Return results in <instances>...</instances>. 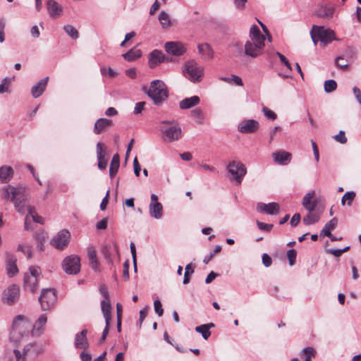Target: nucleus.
<instances>
[{
	"label": "nucleus",
	"instance_id": "1",
	"mask_svg": "<svg viewBox=\"0 0 361 361\" xmlns=\"http://www.w3.org/2000/svg\"><path fill=\"white\" fill-rule=\"evenodd\" d=\"M1 197L5 200H11L13 202L14 207L16 211L19 213H24L25 210H27L28 214L25 216V228L26 230L30 229L28 221L29 216H31L35 222L42 224L43 218L38 216L35 212V208L32 206H25V202L27 200V194L25 191V188L22 186L14 187L11 185H8L2 188Z\"/></svg>",
	"mask_w": 361,
	"mask_h": 361
},
{
	"label": "nucleus",
	"instance_id": "2",
	"mask_svg": "<svg viewBox=\"0 0 361 361\" xmlns=\"http://www.w3.org/2000/svg\"><path fill=\"white\" fill-rule=\"evenodd\" d=\"M265 39L259 28L256 25H252L250 30V39L245 44V54L252 58L262 54Z\"/></svg>",
	"mask_w": 361,
	"mask_h": 361
},
{
	"label": "nucleus",
	"instance_id": "3",
	"mask_svg": "<svg viewBox=\"0 0 361 361\" xmlns=\"http://www.w3.org/2000/svg\"><path fill=\"white\" fill-rule=\"evenodd\" d=\"M32 327L28 318L23 315L16 316L13 321L10 332V339L14 343H20L27 338Z\"/></svg>",
	"mask_w": 361,
	"mask_h": 361
},
{
	"label": "nucleus",
	"instance_id": "4",
	"mask_svg": "<svg viewBox=\"0 0 361 361\" xmlns=\"http://www.w3.org/2000/svg\"><path fill=\"white\" fill-rule=\"evenodd\" d=\"M44 351L43 345L38 343H30L27 344L21 353L15 349L13 354L16 361H36L39 354Z\"/></svg>",
	"mask_w": 361,
	"mask_h": 361
},
{
	"label": "nucleus",
	"instance_id": "5",
	"mask_svg": "<svg viewBox=\"0 0 361 361\" xmlns=\"http://www.w3.org/2000/svg\"><path fill=\"white\" fill-rule=\"evenodd\" d=\"M147 94L156 105L161 104L169 97L166 84L159 80H154L151 82Z\"/></svg>",
	"mask_w": 361,
	"mask_h": 361
},
{
	"label": "nucleus",
	"instance_id": "6",
	"mask_svg": "<svg viewBox=\"0 0 361 361\" xmlns=\"http://www.w3.org/2000/svg\"><path fill=\"white\" fill-rule=\"evenodd\" d=\"M41 273V269L38 266L29 267L28 271L25 273L23 279V287L25 290L31 293H35L37 290Z\"/></svg>",
	"mask_w": 361,
	"mask_h": 361
},
{
	"label": "nucleus",
	"instance_id": "7",
	"mask_svg": "<svg viewBox=\"0 0 361 361\" xmlns=\"http://www.w3.org/2000/svg\"><path fill=\"white\" fill-rule=\"evenodd\" d=\"M310 34L314 44L320 41L326 45L336 39L334 32L331 29H325L322 26L313 25Z\"/></svg>",
	"mask_w": 361,
	"mask_h": 361
},
{
	"label": "nucleus",
	"instance_id": "8",
	"mask_svg": "<svg viewBox=\"0 0 361 361\" xmlns=\"http://www.w3.org/2000/svg\"><path fill=\"white\" fill-rule=\"evenodd\" d=\"M161 123L166 125L161 128V131L169 142L178 140L182 137V129L178 123L173 121H163Z\"/></svg>",
	"mask_w": 361,
	"mask_h": 361
},
{
	"label": "nucleus",
	"instance_id": "9",
	"mask_svg": "<svg viewBox=\"0 0 361 361\" xmlns=\"http://www.w3.org/2000/svg\"><path fill=\"white\" fill-rule=\"evenodd\" d=\"M183 73L191 81L200 82L204 75V68L192 60L185 63Z\"/></svg>",
	"mask_w": 361,
	"mask_h": 361
},
{
	"label": "nucleus",
	"instance_id": "10",
	"mask_svg": "<svg viewBox=\"0 0 361 361\" xmlns=\"http://www.w3.org/2000/svg\"><path fill=\"white\" fill-rule=\"evenodd\" d=\"M226 169L231 175L232 178L238 183L240 184L244 176L247 173L245 166L240 161H231L226 166Z\"/></svg>",
	"mask_w": 361,
	"mask_h": 361
},
{
	"label": "nucleus",
	"instance_id": "11",
	"mask_svg": "<svg viewBox=\"0 0 361 361\" xmlns=\"http://www.w3.org/2000/svg\"><path fill=\"white\" fill-rule=\"evenodd\" d=\"M63 271L68 274H76L80 270V259L77 255L66 257L62 262Z\"/></svg>",
	"mask_w": 361,
	"mask_h": 361
},
{
	"label": "nucleus",
	"instance_id": "12",
	"mask_svg": "<svg viewBox=\"0 0 361 361\" xmlns=\"http://www.w3.org/2000/svg\"><path fill=\"white\" fill-rule=\"evenodd\" d=\"M56 300V295L54 289L47 288L42 291L39 297V301L43 310L51 309Z\"/></svg>",
	"mask_w": 361,
	"mask_h": 361
},
{
	"label": "nucleus",
	"instance_id": "13",
	"mask_svg": "<svg viewBox=\"0 0 361 361\" xmlns=\"http://www.w3.org/2000/svg\"><path fill=\"white\" fill-rule=\"evenodd\" d=\"M71 234L67 230L59 231L51 240V245L59 250H63L69 243Z\"/></svg>",
	"mask_w": 361,
	"mask_h": 361
},
{
	"label": "nucleus",
	"instance_id": "14",
	"mask_svg": "<svg viewBox=\"0 0 361 361\" xmlns=\"http://www.w3.org/2000/svg\"><path fill=\"white\" fill-rule=\"evenodd\" d=\"M20 298V288L17 285L8 286L4 292L2 301L8 305L15 304Z\"/></svg>",
	"mask_w": 361,
	"mask_h": 361
},
{
	"label": "nucleus",
	"instance_id": "15",
	"mask_svg": "<svg viewBox=\"0 0 361 361\" xmlns=\"http://www.w3.org/2000/svg\"><path fill=\"white\" fill-rule=\"evenodd\" d=\"M149 210L150 216L156 219H160L163 216L162 204L158 202V197L155 194L151 195Z\"/></svg>",
	"mask_w": 361,
	"mask_h": 361
},
{
	"label": "nucleus",
	"instance_id": "16",
	"mask_svg": "<svg viewBox=\"0 0 361 361\" xmlns=\"http://www.w3.org/2000/svg\"><path fill=\"white\" fill-rule=\"evenodd\" d=\"M164 48L168 54L173 56H181L186 51L184 45L179 42H168Z\"/></svg>",
	"mask_w": 361,
	"mask_h": 361
},
{
	"label": "nucleus",
	"instance_id": "17",
	"mask_svg": "<svg viewBox=\"0 0 361 361\" xmlns=\"http://www.w3.org/2000/svg\"><path fill=\"white\" fill-rule=\"evenodd\" d=\"M238 130L241 133H252L259 128V123L254 119L245 120L238 125Z\"/></svg>",
	"mask_w": 361,
	"mask_h": 361
},
{
	"label": "nucleus",
	"instance_id": "18",
	"mask_svg": "<svg viewBox=\"0 0 361 361\" xmlns=\"http://www.w3.org/2000/svg\"><path fill=\"white\" fill-rule=\"evenodd\" d=\"M106 149L102 142L97 144V158L98 160V167L101 170L106 169L107 166V159L106 158Z\"/></svg>",
	"mask_w": 361,
	"mask_h": 361
},
{
	"label": "nucleus",
	"instance_id": "19",
	"mask_svg": "<svg viewBox=\"0 0 361 361\" xmlns=\"http://www.w3.org/2000/svg\"><path fill=\"white\" fill-rule=\"evenodd\" d=\"M257 209L260 213L276 215L279 212V205L276 202H270L268 204L260 202L257 204Z\"/></svg>",
	"mask_w": 361,
	"mask_h": 361
},
{
	"label": "nucleus",
	"instance_id": "20",
	"mask_svg": "<svg viewBox=\"0 0 361 361\" xmlns=\"http://www.w3.org/2000/svg\"><path fill=\"white\" fill-rule=\"evenodd\" d=\"M17 259L11 254H7L6 259V273L10 277H13L18 273L16 264Z\"/></svg>",
	"mask_w": 361,
	"mask_h": 361
},
{
	"label": "nucleus",
	"instance_id": "21",
	"mask_svg": "<svg viewBox=\"0 0 361 361\" xmlns=\"http://www.w3.org/2000/svg\"><path fill=\"white\" fill-rule=\"evenodd\" d=\"M87 334V329H83L80 332L76 334L74 341V345L76 348L85 350L89 347Z\"/></svg>",
	"mask_w": 361,
	"mask_h": 361
},
{
	"label": "nucleus",
	"instance_id": "22",
	"mask_svg": "<svg viewBox=\"0 0 361 361\" xmlns=\"http://www.w3.org/2000/svg\"><path fill=\"white\" fill-rule=\"evenodd\" d=\"M315 195L314 190H312L307 192L302 199V204L307 211H311L317 209V200H313Z\"/></svg>",
	"mask_w": 361,
	"mask_h": 361
},
{
	"label": "nucleus",
	"instance_id": "23",
	"mask_svg": "<svg viewBox=\"0 0 361 361\" xmlns=\"http://www.w3.org/2000/svg\"><path fill=\"white\" fill-rule=\"evenodd\" d=\"M274 161L280 165L288 164L292 158V155L290 152L284 150H280L272 154Z\"/></svg>",
	"mask_w": 361,
	"mask_h": 361
},
{
	"label": "nucleus",
	"instance_id": "24",
	"mask_svg": "<svg viewBox=\"0 0 361 361\" xmlns=\"http://www.w3.org/2000/svg\"><path fill=\"white\" fill-rule=\"evenodd\" d=\"M166 59L165 55L159 50L152 51L149 57V66L150 68H155L157 66L164 62Z\"/></svg>",
	"mask_w": 361,
	"mask_h": 361
},
{
	"label": "nucleus",
	"instance_id": "25",
	"mask_svg": "<svg viewBox=\"0 0 361 361\" xmlns=\"http://www.w3.org/2000/svg\"><path fill=\"white\" fill-rule=\"evenodd\" d=\"M307 214L303 217L302 222L305 225H312L317 223L321 217L322 212L318 209L307 211Z\"/></svg>",
	"mask_w": 361,
	"mask_h": 361
},
{
	"label": "nucleus",
	"instance_id": "26",
	"mask_svg": "<svg viewBox=\"0 0 361 361\" xmlns=\"http://www.w3.org/2000/svg\"><path fill=\"white\" fill-rule=\"evenodd\" d=\"M113 126V121L108 118H101L97 120L94 126V133L97 135L101 134L105 128Z\"/></svg>",
	"mask_w": 361,
	"mask_h": 361
},
{
	"label": "nucleus",
	"instance_id": "27",
	"mask_svg": "<svg viewBox=\"0 0 361 361\" xmlns=\"http://www.w3.org/2000/svg\"><path fill=\"white\" fill-rule=\"evenodd\" d=\"M47 8L49 14L52 18H57L62 12L61 6L54 0H49L47 2Z\"/></svg>",
	"mask_w": 361,
	"mask_h": 361
},
{
	"label": "nucleus",
	"instance_id": "28",
	"mask_svg": "<svg viewBox=\"0 0 361 361\" xmlns=\"http://www.w3.org/2000/svg\"><path fill=\"white\" fill-rule=\"evenodd\" d=\"M49 78L47 77L40 80L37 84H35L31 89V93L33 97H39L45 90L47 85Z\"/></svg>",
	"mask_w": 361,
	"mask_h": 361
},
{
	"label": "nucleus",
	"instance_id": "29",
	"mask_svg": "<svg viewBox=\"0 0 361 361\" xmlns=\"http://www.w3.org/2000/svg\"><path fill=\"white\" fill-rule=\"evenodd\" d=\"M200 102L198 96L185 98L179 102V107L181 109H188L197 106Z\"/></svg>",
	"mask_w": 361,
	"mask_h": 361
},
{
	"label": "nucleus",
	"instance_id": "30",
	"mask_svg": "<svg viewBox=\"0 0 361 361\" xmlns=\"http://www.w3.org/2000/svg\"><path fill=\"white\" fill-rule=\"evenodd\" d=\"M13 169L9 166H2L0 167V180L1 183L8 182L13 176Z\"/></svg>",
	"mask_w": 361,
	"mask_h": 361
},
{
	"label": "nucleus",
	"instance_id": "31",
	"mask_svg": "<svg viewBox=\"0 0 361 361\" xmlns=\"http://www.w3.org/2000/svg\"><path fill=\"white\" fill-rule=\"evenodd\" d=\"M198 51L201 54L204 59L209 60L214 56V52L211 46L207 44H200L198 45Z\"/></svg>",
	"mask_w": 361,
	"mask_h": 361
},
{
	"label": "nucleus",
	"instance_id": "32",
	"mask_svg": "<svg viewBox=\"0 0 361 361\" xmlns=\"http://www.w3.org/2000/svg\"><path fill=\"white\" fill-rule=\"evenodd\" d=\"M120 166V157L118 154H115L111 159L109 167V176L113 178L117 173Z\"/></svg>",
	"mask_w": 361,
	"mask_h": 361
},
{
	"label": "nucleus",
	"instance_id": "33",
	"mask_svg": "<svg viewBox=\"0 0 361 361\" xmlns=\"http://www.w3.org/2000/svg\"><path fill=\"white\" fill-rule=\"evenodd\" d=\"M338 224L336 218H333L328 223L325 224L322 230L321 231L320 235H326L327 237H331V231L334 230Z\"/></svg>",
	"mask_w": 361,
	"mask_h": 361
},
{
	"label": "nucleus",
	"instance_id": "34",
	"mask_svg": "<svg viewBox=\"0 0 361 361\" xmlns=\"http://www.w3.org/2000/svg\"><path fill=\"white\" fill-rule=\"evenodd\" d=\"M214 327V324L213 323H209L196 326L195 331L201 334L203 338L207 340L211 336V331H209V329Z\"/></svg>",
	"mask_w": 361,
	"mask_h": 361
},
{
	"label": "nucleus",
	"instance_id": "35",
	"mask_svg": "<svg viewBox=\"0 0 361 361\" xmlns=\"http://www.w3.org/2000/svg\"><path fill=\"white\" fill-rule=\"evenodd\" d=\"M142 56V51L140 49L133 48L129 50L127 53L123 54V57L128 61H133L139 59Z\"/></svg>",
	"mask_w": 361,
	"mask_h": 361
},
{
	"label": "nucleus",
	"instance_id": "36",
	"mask_svg": "<svg viewBox=\"0 0 361 361\" xmlns=\"http://www.w3.org/2000/svg\"><path fill=\"white\" fill-rule=\"evenodd\" d=\"M101 309H102V312L104 314L105 321L108 322V320H111V305L109 300H104L102 301Z\"/></svg>",
	"mask_w": 361,
	"mask_h": 361
},
{
	"label": "nucleus",
	"instance_id": "37",
	"mask_svg": "<svg viewBox=\"0 0 361 361\" xmlns=\"http://www.w3.org/2000/svg\"><path fill=\"white\" fill-rule=\"evenodd\" d=\"M334 13V8L332 7L322 6L317 11V16L323 18H331Z\"/></svg>",
	"mask_w": 361,
	"mask_h": 361
},
{
	"label": "nucleus",
	"instance_id": "38",
	"mask_svg": "<svg viewBox=\"0 0 361 361\" xmlns=\"http://www.w3.org/2000/svg\"><path fill=\"white\" fill-rule=\"evenodd\" d=\"M47 321V315L43 314L39 316L35 325L32 326L33 331H36L37 334H40L43 329V326L46 324Z\"/></svg>",
	"mask_w": 361,
	"mask_h": 361
},
{
	"label": "nucleus",
	"instance_id": "39",
	"mask_svg": "<svg viewBox=\"0 0 361 361\" xmlns=\"http://www.w3.org/2000/svg\"><path fill=\"white\" fill-rule=\"evenodd\" d=\"M87 257L90 265L94 271L98 270V261L97 259L96 252L94 249L90 248L87 252Z\"/></svg>",
	"mask_w": 361,
	"mask_h": 361
},
{
	"label": "nucleus",
	"instance_id": "40",
	"mask_svg": "<svg viewBox=\"0 0 361 361\" xmlns=\"http://www.w3.org/2000/svg\"><path fill=\"white\" fill-rule=\"evenodd\" d=\"M159 21L163 28H167L172 25L169 13L164 11L160 13L159 16Z\"/></svg>",
	"mask_w": 361,
	"mask_h": 361
},
{
	"label": "nucleus",
	"instance_id": "41",
	"mask_svg": "<svg viewBox=\"0 0 361 361\" xmlns=\"http://www.w3.org/2000/svg\"><path fill=\"white\" fill-rule=\"evenodd\" d=\"M64 31L73 39H77L79 37V32L73 26L66 25L63 27Z\"/></svg>",
	"mask_w": 361,
	"mask_h": 361
},
{
	"label": "nucleus",
	"instance_id": "42",
	"mask_svg": "<svg viewBox=\"0 0 361 361\" xmlns=\"http://www.w3.org/2000/svg\"><path fill=\"white\" fill-rule=\"evenodd\" d=\"M337 87V83L334 80H328L324 82V91L327 93H330L336 90Z\"/></svg>",
	"mask_w": 361,
	"mask_h": 361
},
{
	"label": "nucleus",
	"instance_id": "43",
	"mask_svg": "<svg viewBox=\"0 0 361 361\" xmlns=\"http://www.w3.org/2000/svg\"><path fill=\"white\" fill-rule=\"evenodd\" d=\"M185 271L184 274L183 284H188L190 281V276L194 273V269L192 267L191 264H188L185 267Z\"/></svg>",
	"mask_w": 361,
	"mask_h": 361
},
{
	"label": "nucleus",
	"instance_id": "44",
	"mask_svg": "<svg viewBox=\"0 0 361 361\" xmlns=\"http://www.w3.org/2000/svg\"><path fill=\"white\" fill-rule=\"evenodd\" d=\"M191 115L193 118L197 119V123L202 124L203 123L204 116L202 111L200 109L196 108L191 111Z\"/></svg>",
	"mask_w": 361,
	"mask_h": 361
},
{
	"label": "nucleus",
	"instance_id": "45",
	"mask_svg": "<svg viewBox=\"0 0 361 361\" xmlns=\"http://www.w3.org/2000/svg\"><path fill=\"white\" fill-rule=\"evenodd\" d=\"M12 79L10 78H5L2 80L1 83L0 84V93L3 94L8 92L9 86L11 83Z\"/></svg>",
	"mask_w": 361,
	"mask_h": 361
},
{
	"label": "nucleus",
	"instance_id": "46",
	"mask_svg": "<svg viewBox=\"0 0 361 361\" xmlns=\"http://www.w3.org/2000/svg\"><path fill=\"white\" fill-rule=\"evenodd\" d=\"M355 197V193L353 191L347 192L344 194L341 200V204H345V201H348V204L350 205Z\"/></svg>",
	"mask_w": 361,
	"mask_h": 361
},
{
	"label": "nucleus",
	"instance_id": "47",
	"mask_svg": "<svg viewBox=\"0 0 361 361\" xmlns=\"http://www.w3.org/2000/svg\"><path fill=\"white\" fill-rule=\"evenodd\" d=\"M302 352L306 355L305 361H311L312 357L316 355V351L312 347L305 348Z\"/></svg>",
	"mask_w": 361,
	"mask_h": 361
},
{
	"label": "nucleus",
	"instance_id": "48",
	"mask_svg": "<svg viewBox=\"0 0 361 361\" xmlns=\"http://www.w3.org/2000/svg\"><path fill=\"white\" fill-rule=\"evenodd\" d=\"M18 250L23 252L27 259L32 257V250L29 245H19L18 247Z\"/></svg>",
	"mask_w": 361,
	"mask_h": 361
},
{
	"label": "nucleus",
	"instance_id": "49",
	"mask_svg": "<svg viewBox=\"0 0 361 361\" xmlns=\"http://www.w3.org/2000/svg\"><path fill=\"white\" fill-rule=\"evenodd\" d=\"M296 251L294 249L289 250L287 252V257L288 259L289 264L290 266H293L295 263V259H296Z\"/></svg>",
	"mask_w": 361,
	"mask_h": 361
},
{
	"label": "nucleus",
	"instance_id": "50",
	"mask_svg": "<svg viewBox=\"0 0 361 361\" xmlns=\"http://www.w3.org/2000/svg\"><path fill=\"white\" fill-rule=\"evenodd\" d=\"M154 307L155 312L158 314L159 317L163 315L164 310L162 308L161 302L159 300H156L154 302Z\"/></svg>",
	"mask_w": 361,
	"mask_h": 361
},
{
	"label": "nucleus",
	"instance_id": "51",
	"mask_svg": "<svg viewBox=\"0 0 361 361\" xmlns=\"http://www.w3.org/2000/svg\"><path fill=\"white\" fill-rule=\"evenodd\" d=\"M262 111L268 119L274 121L276 118V114L267 107H263Z\"/></svg>",
	"mask_w": 361,
	"mask_h": 361
},
{
	"label": "nucleus",
	"instance_id": "52",
	"mask_svg": "<svg viewBox=\"0 0 361 361\" xmlns=\"http://www.w3.org/2000/svg\"><path fill=\"white\" fill-rule=\"evenodd\" d=\"M335 63L336 66L341 69H345L348 66L347 61L341 56L338 57Z\"/></svg>",
	"mask_w": 361,
	"mask_h": 361
},
{
	"label": "nucleus",
	"instance_id": "53",
	"mask_svg": "<svg viewBox=\"0 0 361 361\" xmlns=\"http://www.w3.org/2000/svg\"><path fill=\"white\" fill-rule=\"evenodd\" d=\"M257 225L259 229L264 231H267V232H269L271 230V228H273L272 224H265V223L260 222L258 221H257Z\"/></svg>",
	"mask_w": 361,
	"mask_h": 361
},
{
	"label": "nucleus",
	"instance_id": "54",
	"mask_svg": "<svg viewBox=\"0 0 361 361\" xmlns=\"http://www.w3.org/2000/svg\"><path fill=\"white\" fill-rule=\"evenodd\" d=\"M334 137L337 142L341 144H345L347 142V138L345 135L344 131L343 130H341L339 133L336 135Z\"/></svg>",
	"mask_w": 361,
	"mask_h": 361
},
{
	"label": "nucleus",
	"instance_id": "55",
	"mask_svg": "<svg viewBox=\"0 0 361 361\" xmlns=\"http://www.w3.org/2000/svg\"><path fill=\"white\" fill-rule=\"evenodd\" d=\"M276 55L279 56V58L280 59L281 61L286 66V68L290 71H292V67H291L290 63L288 61V59L282 54H281L279 51L276 52Z\"/></svg>",
	"mask_w": 361,
	"mask_h": 361
},
{
	"label": "nucleus",
	"instance_id": "56",
	"mask_svg": "<svg viewBox=\"0 0 361 361\" xmlns=\"http://www.w3.org/2000/svg\"><path fill=\"white\" fill-rule=\"evenodd\" d=\"M262 263L266 267H269L271 266V264L272 263V259L268 254H267V253L263 254Z\"/></svg>",
	"mask_w": 361,
	"mask_h": 361
},
{
	"label": "nucleus",
	"instance_id": "57",
	"mask_svg": "<svg viewBox=\"0 0 361 361\" xmlns=\"http://www.w3.org/2000/svg\"><path fill=\"white\" fill-rule=\"evenodd\" d=\"M133 168H134V173L135 175L138 177L140 176V173L141 171L140 165L137 161V157H135L133 160Z\"/></svg>",
	"mask_w": 361,
	"mask_h": 361
},
{
	"label": "nucleus",
	"instance_id": "58",
	"mask_svg": "<svg viewBox=\"0 0 361 361\" xmlns=\"http://www.w3.org/2000/svg\"><path fill=\"white\" fill-rule=\"evenodd\" d=\"M300 214H298V213H296L295 214L292 218H291V220H290V224L293 227H295L298 226V224H299L300 221Z\"/></svg>",
	"mask_w": 361,
	"mask_h": 361
},
{
	"label": "nucleus",
	"instance_id": "59",
	"mask_svg": "<svg viewBox=\"0 0 361 361\" xmlns=\"http://www.w3.org/2000/svg\"><path fill=\"white\" fill-rule=\"evenodd\" d=\"M145 105V102H140L136 103L135 109H134V114H140L142 111V110L144 109Z\"/></svg>",
	"mask_w": 361,
	"mask_h": 361
},
{
	"label": "nucleus",
	"instance_id": "60",
	"mask_svg": "<svg viewBox=\"0 0 361 361\" xmlns=\"http://www.w3.org/2000/svg\"><path fill=\"white\" fill-rule=\"evenodd\" d=\"M5 21L4 19H0V42L4 41V29H5Z\"/></svg>",
	"mask_w": 361,
	"mask_h": 361
},
{
	"label": "nucleus",
	"instance_id": "61",
	"mask_svg": "<svg viewBox=\"0 0 361 361\" xmlns=\"http://www.w3.org/2000/svg\"><path fill=\"white\" fill-rule=\"evenodd\" d=\"M236 8L243 10L245 8L247 0H233Z\"/></svg>",
	"mask_w": 361,
	"mask_h": 361
},
{
	"label": "nucleus",
	"instance_id": "62",
	"mask_svg": "<svg viewBox=\"0 0 361 361\" xmlns=\"http://www.w3.org/2000/svg\"><path fill=\"white\" fill-rule=\"evenodd\" d=\"M106 227H107V219L106 218L102 219L96 225V228L99 230L106 229Z\"/></svg>",
	"mask_w": 361,
	"mask_h": 361
},
{
	"label": "nucleus",
	"instance_id": "63",
	"mask_svg": "<svg viewBox=\"0 0 361 361\" xmlns=\"http://www.w3.org/2000/svg\"><path fill=\"white\" fill-rule=\"evenodd\" d=\"M312 146L313 149L314 156L317 162L319 160V153L317 145L315 142L312 141Z\"/></svg>",
	"mask_w": 361,
	"mask_h": 361
},
{
	"label": "nucleus",
	"instance_id": "64",
	"mask_svg": "<svg viewBox=\"0 0 361 361\" xmlns=\"http://www.w3.org/2000/svg\"><path fill=\"white\" fill-rule=\"evenodd\" d=\"M353 94H354L355 98L357 99V102L361 105V91H360V90L357 87H354L353 88Z\"/></svg>",
	"mask_w": 361,
	"mask_h": 361
}]
</instances>
